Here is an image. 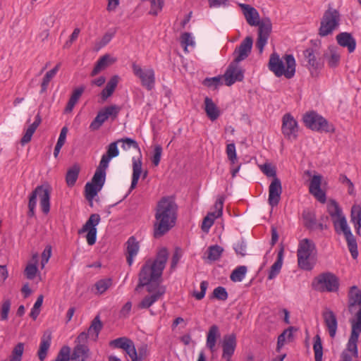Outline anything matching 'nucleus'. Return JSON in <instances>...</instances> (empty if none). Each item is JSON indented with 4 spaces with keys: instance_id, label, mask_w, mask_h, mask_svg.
Segmentation results:
<instances>
[{
    "instance_id": "obj_16",
    "label": "nucleus",
    "mask_w": 361,
    "mask_h": 361,
    "mask_svg": "<svg viewBox=\"0 0 361 361\" xmlns=\"http://www.w3.org/2000/svg\"><path fill=\"white\" fill-rule=\"evenodd\" d=\"M352 330L349 338L347 348L344 351H348L355 357L358 356L357 345L359 334L361 333V323L351 322Z\"/></svg>"
},
{
    "instance_id": "obj_53",
    "label": "nucleus",
    "mask_w": 361,
    "mask_h": 361,
    "mask_svg": "<svg viewBox=\"0 0 361 361\" xmlns=\"http://www.w3.org/2000/svg\"><path fill=\"white\" fill-rule=\"evenodd\" d=\"M116 142H118V144L120 142L122 143L121 147L125 151H127V150L130 149V148H134L138 151L140 150L139 145H138L137 142L134 139H132L130 137H126V138L119 139V140H116Z\"/></svg>"
},
{
    "instance_id": "obj_18",
    "label": "nucleus",
    "mask_w": 361,
    "mask_h": 361,
    "mask_svg": "<svg viewBox=\"0 0 361 361\" xmlns=\"http://www.w3.org/2000/svg\"><path fill=\"white\" fill-rule=\"evenodd\" d=\"M324 324L331 338H335L337 329L338 321L335 313L329 308H325L322 312Z\"/></svg>"
},
{
    "instance_id": "obj_10",
    "label": "nucleus",
    "mask_w": 361,
    "mask_h": 361,
    "mask_svg": "<svg viewBox=\"0 0 361 361\" xmlns=\"http://www.w3.org/2000/svg\"><path fill=\"white\" fill-rule=\"evenodd\" d=\"M75 345L71 355V359L75 361H88L91 352L87 345V336L85 333H80L75 341Z\"/></svg>"
},
{
    "instance_id": "obj_41",
    "label": "nucleus",
    "mask_w": 361,
    "mask_h": 361,
    "mask_svg": "<svg viewBox=\"0 0 361 361\" xmlns=\"http://www.w3.org/2000/svg\"><path fill=\"white\" fill-rule=\"evenodd\" d=\"M218 336H219V327L216 325H212L209 328L207 337V346L212 351L214 350Z\"/></svg>"
},
{
    "instance_id": "obj_34",
    "label": "nucleus",
    "mask_w": 361,
    "mask_h": 361,
    "mask_svg": "<svg viewBox=\"0 0 361 361\" xmlns=\"http://www.w3.org/2000/svg\"><path fill=\"white\" fill-rule=\"evenodd\" d=\"M40 123H41V118H40L39 115L37 114L35 117V121L32 124H30L27 127V128L25 130V134L23 136L21 141H20V142L23 145H25L26 143L29 142L31 140L34 133L35 132L36 129L39 126Z\"/></svg>"
},
{
    "instance_id": "obj_2",
    "label": "nucleus",
    "mask_w": 361,
    "mask_h": 361,
    "mask_svg": "<svg viewBox=\"0 0 361 361\" xmlns=\"http://www.w3.org/2000/svg\"><path fill=\"white\" fill-rule=\"evenodd\" d=\"M178 209V207L173 196H166L159 200V237L175 227Z\"/></svg>"
},
{
    "instance_id": "obj_59",
    "label": "nucleus",
    "mask_w": 361,
    "mask_h": 361,
    "mask_svg": "<svg viewBox=\"0 0 361 361\" xmlns=\"http://www.w3.org/2000/svg\"><path fill=\"white\" fill-rule=\"evenodd\" d=\"M23 350L24 344L23 343L17 344L12 351V355L10 358V361H21Z\"/></svg>"
},
{
    "instance_id": "obj_60",
    "label": "nucleus",
    "mask_w": 361,
    "mask_h": 361,
    "mask_svg": "<svg viewBox=\"0 0 361 361\" xmlns=\"http://www.w3.org/2000/svg\"><path fill=\"white\" fill-rule=\"evenodd\" d=\"M126 353L129 356L131 361H142V359L137 356L134 343L131 341L124 349Z\"/></svg>"
},
{
    "instance_id": "obj_48",
    "label": "nucleus",
    "mask_w": 361,
    "mask_h": 361,
    "mask_svg": "<svg viewBox=\"0 0 361 361\" xmlns=\"http://www.w3.org/2000/svg\"><path fill=\"white\" fill-rule=\"evenodd\" d=\"M102 190L99 186L92 183H87L85 187V197L87 200L92 201Z\"/></svg>"
},
{
    "instance_id": "obj_55",
    "label": "nucleus",
    "mask_w": 361,
    "mask_h": 361,
    "mask_svg": "<svg viewBox=\"0 0 361 361\" xmlns=\"http://www.w3.org/2000/svg\"><path fill=\"white\" fill-rule=\"evenodd\" d=\"M153 294L150 296H147L138 305L139 308H149L152 304H154L158 299V291L157 290H154Z\"/></svg>"
},
{
    "instance_id": "obj_8",
    "label": "nucleus",
    "mask_w": 361,
    "mask_h": 361,
    "mask_svg": "<svg viewBox=\"0 0 361 361\" xmlns=\"http://www.w3.org/2000/svg\"><path fill=\"white\" fill-rule=\"evenodd\" d=\"M340 22L339 12L332 8H329L324 13L321 19L319 35L321 37L327 36L333 32L338 25Z\"/></svg>"
},
{
    "instance_id": "obj_44",
    "label": "nucleus",
    "mask_w": 361,
    "mask_h": 361,
    "mask_svg": "<svg viewBox=\"0 0 361 361\" xmlns=\"http://www.w3.org/2000/svg\"><path fill=\"white\" fill-rule=\"evenodd\" d=\"M32 261L33 263L27 264L25 269V274L26 277L30 280L33 279L37 272V264L38 262V255L37 253L33 255Z\"/></svg>"
},
{
    "instance_id": "obj_50",
    "label": "nucleus",
    "mask_w": 361,
    "mask_h": 361,
    "mask_svg": "<svg viewBox=\"0 0 361 361\" xmlns=\"http://www.w3.org/2000/svg\"><path fill=\"white\" fill-rule=\"evenodd\" d=\"M223 251L224 249L221 246L217 245H212L207 249V258L212 261L218 260L220 258Z\"/></svg>"
},
{
    "instance_id": "obj_45",
    "label": "nucleus",
    "mask_w": 361,
    "mask_h": 361,
    "mask_svg": "<svg viewBox=\"0 0 361 361\" xmlns=\"http://www.w3.org/2000/svg\"><path fill=\"white\" fill-rule=\"evenodd\" d=\"M329 56L327 53L324 54V57L327 59V63L329 67H336L340 61V54L334 49V48H329Z\"/></svg>"
},
{
    "instance_id": "obj_49",
    "label": "nucleus",
    "mask_w": 361,
    "mask_h": 361,
    "mask_svg": "<svg viewBox=\"0 0 361 361\" xmlns=\"http://www.w3.org/2000/svg\"><path fill=\"white\" fill-rule=\"evenodd\" d=\"M302 216L305 227L312 228L316 225V216L313 212L305 210L302 214Z\"/></svg>"
},
{
    "instance_id": "obj_42",
    "label": "nucleus",
    "mask_w": 361,
    "mask_h": 361,
    "mask_svg": "<svg viewBox=\"0 0 361 361\" xmlns=\"http://www.w3.org/2000/svg\"><path fill=\"white\" fill-rule=\"evenodd\" d=\"M225 200L224 196H219L214 204V209L216 211L209 212L207 216H209V219H212V221L214 222V220L220 216H221L223 214V207L224 202Z\"/></svg>"
},
{
    "instance_id": "obj_9",
    "label": "nucleus",
    "mask_w": 361,
    "mask_h": 361,
    "mask_svg": "<svg viewBox=\"0 0 361 361\" xmlns=\"http://www.w3.org/2000/svg\"><path fill=\"white\" fill-rule=\"evenodd\" d=\"M312 288L320 292H336L338 289V279L330 272L323 273L316 277L312 283Z\"/></svg>"
},
{
    "instance_id": "obj_26",
    "label": "nucleus",
    "mask_w": 361,
    "mask_h": 361,
    "mask_svg": "<svg viewBox=\"0 0 361 361\" xmlns=\"http://www.w3.org/2000/svg\"><path fill=\"white\" fill-rule=\"evenodd\" d=\"M102 323L100 320L99 316H97L92 321L90 326L87 329V331H82V333H85L87 339L90 338L91 340L96 341L98 339L99 334L102 329Z\"/></svg>"
},
{
    "instance_id": "obj_27",
    "label": "nucleus",
    "mask_w": 361,
    "mask_h": 361,
    "mask_svg": "<svg viewBox=\"0 0 361 361\" xmlns=\"http://www.w3.org/2000/svg\"><path fill=\"white\" fill-rule=\"evenodd\" d=\"M133 175L132 181L128 192H130L137 185L138 180L142 173V160L141 156L138 157H133Z\"/></svg>"
},
{
    "instance_id": "obj_54",
    "label": "nucleus",
    "mask_w": 361,
    "mask_h": 361,
    "mask_svg": "<svg viewBox=\"0 0 361 361\" xmlns=\"http://www.w3.org/2000/svg\"><path fill=\"white\" fill-rule=\"evenodd\" d=\"M106 116L100 110L94 119L91 122L90 128L92 130H97L100 128L102 124L106 121Z\"/></svg>"
},
{
    "instance_id": "obj_24",
    "label": "nucleus",
    "mask_w": 361,
    "mask_h": 361,
    "mask_svg": "<svg viewBox=\"0 0 361 361\" xmlns=\"http://www.w3.org/2000/svg\"><path fill=\"white\" fill-rule=\"evenodd\" d=\"M116 59L109 54H105L101 56L97 61L92 73V76H95L101 71L105 70L107 67L115 63Z\"/></svg>"
},
{
    "instance_id": "obj_47",
    "label": "nucleus",
    "mask_w": 361,
    "mask_h": 361,
    "mask_svg": "<svg viewBox=\"0 0 361 361\" xmlns=\"http://www.w3.org/2000/svg\"><path fill=\"white\" fill-rule=\"evenodd\" d=\"M314 340L313 350L315 361H322L323 347L321 338L319 335H316Z\"/></svg>"
},
{
    "instance_id": "obj_15",
    "label": "nucleus",
    "mask_w": 361,
    "mask_h": 361,
    "mask_svg": "<svg viewBox=\"0 0 361 361\" xmlns=\"http://www.w3.org/2000/svg\"><path fill=\"white\" fill-rule=\"evenodd\" d=\"M282 133L288 140H296L298 137V122L290 114H286L282 119Z\"/></svg>"
},
{
    "instance_id": "obj_32",
    "label": "nucleus",
    "mask_w": 361,
    "mask_h": 361,
    "mask_svg": "<svg viewBox=\"0 0 361 361\" xmlns=\"http://www.w3.org/2000/svg\"><path fill=\"white\" fill-rule=\"evenodd\" d=\"M204 110L209 118L211 121H215L220 115V111L212 99L208 97L204 99Z\"/></svg>"
},
{
    "instance_id": "obj_3",
    "label": "nucleus",
    "mask_w": 361,
    "mask_h": 361,
    "mask_svg": "<svg viewBox=\"0 0 361 361\" xmlns=\"http://www.w3.org/2000/svg\"><path fill=\"white\" fill-rule=\"evenodd\" d=\"M146 287L148 292L158 289V260H147L142 266L139 274V282L135 288L139 291L142 287Z\"/></svg>"
},
{
    "instance_id": "obj_58",
    "label": "nucleus",
    "mask_w": 361,
    "mask_h": 361,
    "mask_svg": "<svg viewBox=\"0 0 361 361\" xmlns=\"http://www.w3.org/2000/svg\"><path fill=\"white\" fill-rule=\"evenodd\" d=\"M120 110L121 108L119 106L116 105H110L104 107L101 111L104 113V115L106 116V119H108L109 117L115 118L118 116Z\"/></svg>"
},
{
    "instance_id": "obj_64",
    "label": "nucleus",
    "mask_w": 361,
    "mask_h": 361,
    "mask_svg": "<svg viewBox=\"0 0 361 361\" xmlns=\"http://www.w3.org/2000/svg\"><path fill=\"white\" fill-rule=\"evenodd\" d=\"M212 294L214 298L222 301H224L228 298V293L226 288L222 286H219L214 288Z\"/></svg>"
},
{
    "instance_id": "obj_46",
    "label": "nucleus",
    "mask_w": 361,
    "mask_h": 361,
    "mask_svg": "<svg viewBox=\"0 0 361 361\" xmlns=\"http://www.w3.org/2000/svg\"><path fill=\"white\" fill-rule=\"evenodd\" d=\"M112 285V279H102L97 281L94 284L96 294L102 295L105 293Z\"/></svg>"
},
{
    "instance_id": "obj_39",
    "label": "nucleus",
    "mask_w": 361,
    "mask_h": 361,
    "mask_svg": "<svg viewBox=\"0 0 361 361\" xmlns=\"http://www.w3.org/2000/svg\"><path fill=\"white\" fill-rule=\"evenodd\" d=\"M80 168L78 164H74L67 171L66 181L69 187L75 185L80 173Z\"/></svg>"
},
{
    "instance_id": "obj_35",
    "label": "nucleus",
    "mask_w": 361,
    "mask_h": 361,
    "mask_svg": "<svg viewBox=\"0 0 361 361\" xmlns=\"http://www.w3.org/2000/svg\"><path fill=\"white\" fill-rule=\"evenodd\" d=\"M259 24L258 35L269 37L272 30V24L269 18H264L257 21Z\"/></svg>"
},
{
    "instance_id": "obj_5",
    "label": "nucleus",
    "mask_w": 361,
    "mask_h": 361,
    "mask_svg": "<svg viewBox=\"0 0 361 361\" xmlns=\"http://www.w3.org/2000/svg\"><path fill=\"white\" fill-rule=\"evenodd\" d=\"M51 188L49 185H38L31 193L28 202V215L32 216L35 214L37 199L39 197V204L43 213L48 214L50 210Z\"/></svg>"
},
{
    "instance_id": "obj_22",
    "label": "nucleus",
    "mask_w": 361,
    "mask_h": 361,
    "mask_svg": "<svg viewBox=\"0 0 361 361\" xmlns=\"http://www.w3.org/2000/svg\"><path fill=\"white\" fill-rule=\"evenodd\" d=\"M118 155V142L115 141L108 145L106 152L102 156L99 164L102 167L108 168L110 161Z\"/></svg>"
},
{
    "instance_id": "obj_25",
    "label": "nucleus",
    "mask_w": 361,
    "mask_h": 361,
    "mask_svg": "<svg viewBox=\"0 0 361 361\" xmlns=\"http://www.w3.org/2000/svg\"><path fill=\"white\" fill-rule=\"evenodd\" d=\"M51 342V334L49 331H46L41 338L37 356L40 361H44L47 357L48 350L50 348Z\"/></svg>"
},
{
    "instance_id": "obj_51",
    "label": "nucleus",
    "mask_w": 361,
    "mask_h": 361,
    "mask_svg": "<svg viewBox=\"0 0 361 361\" xmlns=\"http://www.w3.org/2000/svg\"><path fill=\"white\" fill-rule=\"evenodd\" d=\"M169 256V252L166 247H163L159 248V279L161 277L163 270L165 269Z\"/></svg>"
},
{
    "instance_id": "obj_23",
    "label": "nucleus",
    "mask_w": 361,
    "mask_h": 361,
    "mask_svg": "<svg viewBox=\"0 0 361 361\" xmlns=\"http://www.w3.org/2000/svg\"><path fill=\"white\" fill-rule=\"evenodd\" d=\"M240 6L243 10L247 23L251 26H257L259 24L257 21L259 20L258 11L248 4H240Z\"/></svg>"
},
{
    "instance_id": "obj_56",
    "label": "nucleus",
    "mask_w": 361,
    "mask_h": 361,
    "mask_svg": "<svg viewBox=\"0 0 361 361\" xmlns=\"http://www.w3.org/2000/svg\"><path fill=\"white\" fill-rule=\"evenodd\" d=\"M11 302L9 299L4 300L0 308V319L6 321L8 319V314L11 310Z\"/></svg>"
},
{
    "instance_id": "obj_19",
    "label": "nucleus",
    "mask_w": 361,
    "mask_h": 361,
    "mask_svg": "<svg viewBox=\"0 0 361 361\" xmlns=\"http://www.w3.org/2000/svg\"><path fill=\"white\" fill-rule=\"evenodd\" d=\"M322 176L321 175H314L310 180L309 185V192L319 202L324 203L326 200L325 192L321 189Z\"/></svg>"
},
{
    "instance_id": "obj_52",
    "label": "nucleus",
    "mask_w": 361,
    "mask_h": 361,
    "mask_svg": "<svg viewBox=\"0 0 361 361\" xmlns=\"http://www.w3.org/2000/svg\"><path fill=\"white\" fill-rule=\"evenodd\" d=\"M246 272L247 267L245 266H240L232 271L230 279L232 281L240 282L245 278Z\"/></svg>"
},
{
    "instance_id": "obj_62",
    "label": "nucleus",
    "mask_w": 361,
    "mask_h": 361,
    "mask_svg": "<svg viewBox=\"0 0 361 361\" xmlns=\"http://www.w3.org/2000/svg\"><path fill=\"white\" fill-rule=\"evenodd\" d=\"M180 42L183 47H184V51H188V46H194L195 42L192 39L191 35L189 32H184L181 35Z\"/></svg>"
},
{
    "instance_id": "obj_30",
    "label": "nucleus",
    "mask_w": 361,
    "mask_h": 361,
    "mask_svg": "<svg viewBox=\"0 0 361 361\" xmlns=\"http://www.w3.org/2000/svg\"><path fill=\"white\" fill-rule=\"evenodd\" d=\"M298 331L295 326H289L285 329L279 336L277 340L276 350L279 352L281 348L285 345L286 342H292L294 339L293 332Z\"/></svg>"
},
{
    "instance_id": "obj_20",
    "label": "nucleus",
    "mask_w": 361,
    "mask_h": 361,
    "mask_svg": "<svg viewBox=\"0 0 361 361\" xmlns=\"http://www.w3.org/2000/svg\"><path fill=\"white\" fill-rule=\"evenodd\" d=\"M140 250L139 242L134 236H130L126 243V256L127 263L131 266Z\"/></svg>"
},
{
    "instance_id": "obj_12",
    "label": "nucleus",
    "mask_w": 361,
    "mask_h": 361,
    "mask_svg": "<svg viewBox=\"0 0 361 361\" xmlns=\"http://www.w3.org/2000/svg\"><path fill=\"white\" fill-rule=\"evenodd\" d=\"M357 306H359L360 309L355 314V319H352L350 322L361 323V290H360L357 286H354L350 288V290L348 293V312L350 314H353Z\"/></svg>"
},
{
    "instance_id": "obj_14",
    "label": "nucleus",
    "mask_w": 361,
    "mask_h": 361,
    "mask_svg": "<svg viewBox=\"0 0 361 361\" xmlns=\"http://www.w3.org/2000/svg\"><path fill=\"white\" fill-rule=\"evenodd\" d=\"M303 55L307 61L306 66L310 71L312 77H318L319 71L323 67V64L317 60V55L318 54L313 48H308L303 51Z\"/></svg>"
},
{
    "instance_id": "obj_37",
    "label": "nucleus",
    "mask_w": 361,
    "mask_h": 361,
    "mask_svg": "<svg viewBox=\"0 0 361 361\" xmlns=\"http://www.w3.org/2000/svg\"><path fill=\"white\" fill-rule=\"evenodd\" d=\"M298 267L305 271H310L313 269L314 262L312 260V255H297Z\"/></svg>"
},
{
    "instance_id": "obj_4",
    "label": "nucleus",
    "mask_w": 361,
    "mask_h": 361,
    "mask_svg": "<svg viewBox=\"0 0 361 361\" xmlns=\"http://www.w3.org/2000/svg\"><path fill=\"white\" fill-rule=\"evenodd\" d=\"M286 66L279 55L274 52L271 54L269 61V68L277 77L284 75L286 78H292L295 73V60L292 54H286L283 56Z\"/></svg>"
},
{
    "instance_id": "obj_1",
    "label": "nucleus",
    "mask_w": 361,
    "mask_h": 361,
    "mask_svg": "<svg viewBox=\"0 0 361 361\" xmlns=\"http://www.w3.org/2000/svg\"><path fill=\"white\" fill-rule=\"evenodd\" d=\"M253 44V39L251 37H246L237 47L233 55V61L228 66L224 75L226 85L231 86L236 81H242L243 80V73L238 66V63L245 60L250 55Z\"/></svg>"
},
{
    "instance_id": "obj_38",
    "label": "nucleus",
    "mask_w": 361,
    "mask_h": 361,
    "mask_svg": "<svg viewBox=\"0 0 361 361\" xmlns=\"http://www.w3.org/2000/svg\"><path fill=\"white\" fill-rule=\"evenodd\" d=\"M107 168L102 167L101 164H99L94 176L92 180V183L97 185L100 188H102L106 179V170Z\"/></svg>"
},
{
    "instance_id": "obj_57",
    "label": "nucleus",
    "mask_w": 361,
    "mask_h": 361,
    "mask_svg": "<svg viewBox=\"0 0 361 361\" xmlns=\"http://www.w3.org/2000/svg\"><path fill=\"white\" fill-rule=\"evenodd\" d=\"M130 341L131 340L126 337H121L111 341L109 345L115 348H121L124 350Z\"/></svg>"
},
{
    "instance_id": "obj_21",
    "label": "nucleus",
    "mask_w": 361,
    "mask_h": 361,
    "mask_svg": "<svg viewBox=\"0 0 361 361\" xmlns=\"http://www.w3.org/2000/svg\"><path fill=\"white\" fill-rule=\"evenodd\" d=\"M236 347L235 334H231L225 336L223 341V355L224 358H226V361H231V357L233 355Z\"/></svg>"
},
{
    "instance_id": "obj_40",
    "label": "nucleus",
    "mask_w": 361,
    "mask_h": 361,
    "mask_svg": "<svg viewBox=\"0 0 361 361\" xmlns=\"http://www.w3.org/2000/svg\"><path fill=\"white\" fill-rule=\"evenodd\" d=\"M60 68V64H57L51 70L46 73L41 84V93H44L47 91L50 81L56 76Z\"/></svg>"
},
{
    "instance_id": "obj_11",
    "label": "nucleus",
    "mask_w": 361,
    "mask_h": 361,
    "mask_svg": "<svg viewBox=\"0 0 361 361\" xmlns=\"http://www.w3.org/2000/svg\"><path fill=\"white\" fill-rule=\"evenodd\" d=\"M101 218L98 214H92L90 216L87 221L78 231L79 234L87 233L86 240L89 245H93L97 240V226L99 224Z\"/></svg>"
},
{
    "instance_id": "obj_63",
    "label": "nucleus",
    "mask_w": 361,
    "mask_h": 361,
    "mask_svg": "<svg viewBox=\"0 0 361 361\" xmlns=\"http://www.w3.org/2000/svg\"><path fill=\"white\" fill-rule=\"evenodd\" d=\"M71 348L67 345L63 346L57 355V361H69Z\"/></svg>"
},
{
    "instance_id": "obj_29",
    "label": "nucleus",
    "mask_w": 361,
    "mask_h": 361,
    "mask_svg": "<svg viewBox=\"0 0 361 361\" xmlns=\"http://www.w3.org/2000/svg\"><path fill=\"white\" fill-rule=\"evenodd\" d=\"M119 80V76L115 75L112 76L107 82L105 87L100 93V97L103 102L107 100V99L113 94L118 84Z\"/></svg>"
},
{
    "instance_id": "obj_31",
    "label": "nucleus",
    "mask_w": 361,
    "mask_h": 361,
    "mask_svg": "<svg viewBox=\"0 0 361 361\" xmlns=\"http://www.w3.org/2000/svg\"><path fill=\"white\" fill-rule=\"evenodd\" d=\"M315 250L316 246L314 243L310 239L305 238L299 243L297 255H312Z\"/></svg>"
},
{
    "instance_id": "obj_28",
    "label": "nucleus",
    "mask_w": 361,
    "mask_h": 361,
    "mask_svg": "<svg viewBox=\"0 0 361 361\" xmlns=\"http://www.w3.org/2000/svg\"><path fill=\"white\" fill-rule=\"evenodd\" d=\"M338 44L343 47H347L350 53L353 52L356 47L355 39L348 32H341L336 36Z\"/></svg>"
},
{
    "instance_id": "obj_61",
    "label": "nucleus",
    "mask_w": 361,
    "mask_h": 361,
    "mask_svg": "<svg viewBox=\"0 0 361 361\" xmlns=\"http://www.w3.org/2000/svg\"><path fill=\"white\" fill-rule=\"evenodd\" d=\"M260 169L267 177L277 178L276 168L271 164L265 163L261 165Z\"/></svg>"
},
{
    "instance_id": "obj_17",
    "label": "nucleus",
    "mask_w": 361,
    "mask_h": 361,
    "mask_svg": "<svg viewBox=\"0 0 361 361\" xmlns=\"http://www.w3.org/2000/svg\"><path fill=\"white\" fill-rule=\"evenodd\" d=\"M282 192L281 182L279 178H273L269 187L268 202L271 207L277 206Z\"/></svg>"
},
{
    "instance_id": "obj_33",
    "label": "nucleus",
    "mask_w": 361,
    "mask_h": 361,
    "mask_svg": "<svg viewBox=\"0 0 361 361\" xmlns=\"http://www.w3.org/2000/svg\"><path fill=\"white\" fill-rule=\"evenodd\" d=\"M350 218L357 234L361 236V207L360 205L352 207Z\"/></svg>"
},
{
    "instance_id": "obj_43",
    "label": "nucleus",
    "mask_w": 361,
    "mask_h": 361,
    "mask_svg": "<svg viewBox=\"0 0 361 361\" xmlns=\"http://www.w3.org/2000/svg\"><path fill=\"white\" fill-rule=\"evenodd\" d=\"M327 211L332 219V221L343 216L342 209L339 207L336 201L332 200H330L327 205Z\"/></svg>"
},
{
    "instance_id": "obj_13",
    "label": "nucleus",
    "mask_w": 361,
    "mask_h": 361,
    "mask_svg": "<svg viewBox=\"0 0 361 361\" xmlns=\"http://www.w3.org/2000/svg\"><path fill=\"white\" fill-rule=\"evenodd\" d=\"M133 72L140 78L143 86L151 90L155 85V74L151 68H142L136 63L132 65Z\"/></svg>"
},
{
    "instance_id": "obj_36",
    "label": "nucleus",
    "mask_w": 361,
    "mask_h": 361,
    "mask_svg": "<svg viewBox=\"0 0 361 361\" xmlns=\"http://www.w3.org/2000/svg\"><path fill=\"white\" fill-rule=\"evenodd\" d=\"M283 250L281 249L278 253L277 259L271 267L268 275V279L271 280L274 279L280 272L283 264Z\"/></svg>"
},
{
    "instance_id": "obj_6",
    "label": "nucleus",
    "mask_w": 361,
    "mask_h": 361,
    "mask_svg": "<svg viewBox=\"0 0 361 361\" xmlns=\"http://www.w3.org/2000/svg\"><path fill=\"white\" fill-rule=\"evenodd\" d=\"M332 221L336 233H343L345 236L352 257L354 259H357L358 257L357 241L348 225L345 216L343 215Z\"/></svg>"
},
{
    "instance_id": "obj_7",
    "label": "nucleus",
    "mask_w": 361,
    "mask_h": 361,
    "mask_svg": "<svg viewBox=\"0 0 361 361\" xmlns=\"http://www.w3.org/2000/svg\"><path fill=\"white\" fill-rule=\"evenodd\" d=\"M305 126L317 132L334 133L335 128L322 116L314 111L306 112L302 117Z\"/></svg>"
}]
</instances>
